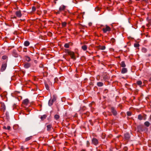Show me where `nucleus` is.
<instances>
[{
    "label": "nucleus",
    "mask_w": 151,
    "mask_h": 151,
    "mask_svg": "<svg viewBox=\"0 0 151 151\" xmlns=\"http://www.w3.org/2000/svg\"><path fill=\"white\" fill-rule=\"evenodd\" d=\"M110 151H112V150H110Z\"/></svg>",
    "instance_id": "51"
},
{
    "label": "nucleus",
    "mask_w": 151,
    "mask_h": 151,
    "mask_svg": "<svg viewBox=\"0 0 151 151\" xmlns=\"http://www.w3.org/2000/svg\"><path fill=\"white\" fill-rule=\"evenodd\" d=\"M61 12L60 11V10H59L58 11L56 12V14H60Z\"/></svg>",
    "instance_id": "42"
},
{
    "label": "nucleus",
    "mask_w": 151,
    "mask_h": 151,
    "mask_svg": "<svg viewBox=\"0 0 151 151\" xmlns=\"http://www.w3.org/2000/svg\"><path fill=\"white\" fill-rule=\"evenodd\" d=\"M124 138L126 140L129 139L130 138L129 134L128 133H125L124 135Z\"/></svg>",
    "instance_id": "13"
},
{
    "label": "nucleus",
    "mask_w": 151,
    "mask_h": 151,
    "mask_svg": "<svg viewBox=\"0 0 151 151\" xmlns=\"http://www.w3.org/2000/svg\"><path fill=\"white\" fill-rule=\"evenodd\" d=\"M145 125L147 127H149L150 125V123L148 121L145 122L144 123Z\"/></svg>",
    "instance_id": "27"
},
{
    "label": "nucleus",
    "mask_w": 151,
    "mask_h": 151,
    "mask_svg": "<svg viewBox=\"0 0 151 151\" xmlns=\"http://www.w3.org/2000/svg\"><path fill=\"white\" fill-rule=\"evenodd\" d=\"M136 1H139L140 0H135Z\"/></svg>",
    "instance_id": "50"
},
{
    "label": "nucleus",
    "mask_w": 151,
    "mask_h": 151,
    "mask_svg": "<svg viewBox=\"0 0 151 151\" xmlns=\"http://www.w3.org/2000/svg\"><path fill=\"white\" fill-rule=\"evenodd\" d=\"M3 129H6V127L5 126H4L3 127Z\"/></svg>",
    "instance_id": "44"
},
{
    "label": "nucleus",
    "mask_w": 151,
    "mask_h": 151,
    "mask_svg": "<svg viewBox=\"0 0 151 151\" xmlns=\"http://www.w3.org/2000/svg\"><path fill=\"white\" fill-rule=\"evenodd\" d=\"M37 14H40V13H38Z\"/></svg>",
    "instance_id": "52"
},
{
    "label": "nucleus",
    "mask_w": 151,
    "mask_h": 151,
    "mask_svg": "<svg viewBox=\"0 0 151 151\" xmlns=\"http://www.w3.org/2000/svg\"><path fill=\"white\" fill-rule=\"evenodd\" d=\"M47 130L48 131L50 132L51 130V128H52V126L51 124H49L47 126Z\"/></svg>",
    "instance_id": "16"
},
{
    "label": "nucleus",
    "mask_w": 151,
    "mask_h": 151,
    "mask_svg": "<svg viewBox=\"0 0 151 151\" xmlns=\"http://www.w3.org/2000/svg\"><path fill=\"white\" fill-rule=\"evenodd\" d=\"M14 18L15 19H16V17H14Z\"/></svg>",
    "instance_id": "48"
},
{
    "label": "nucleus",
    "mask_w": 151,
    "mask_h": 151,
    "mask_svg": "<svg viewBox=\"0 0 151 151\" xmlns=\"http://www.w3.org/2000/svg\"><path fill=\"white\" fill-rule=\"evenodd\" d=\"M111 42L112 43V44H114L115 42V39L114 38H112L111 40Z\"/></svg>",
    "instance_id": "31"
},
{
    "label": "nucleus",
    "mask_w": 151,
    "mask_h": 151,
    "mask_svg": "<svg viewBox=\"0 0 151 151\" xmlns=\"http://www.w3.org/2000/svg\"><path fill=\"white\" fill-rule=\"evenodd\" d=\"M24 59L27 62H29L31 60L30 58L27 55H25L24 57Z\"/></svg>",
    "instance_id": "14"
},
{
    "label": "nucleus",
    "mask_w": 151,
    "mask_h": 151,
    "mask_svg": "<svg viewBox=\"0 0 151 151\" xmlns=\"http://www.w3.org/2000/svg\"><path fill=\"white\" fill-rule=\"evenodd\" d=\"M13 55L15 57H17L18 56L17 53L15 50H14L12 52Z\"/></svg>",
    "instance_id": "19"
},
{
    "label": "nucleus",
    "mask_w": 151,
    "mask_h": 151,
    "mask_svg": "<svg viewBox=\"0 0 151 151\" xmlns=\"http://www.w3.org/2000/svg\"><path fill=\"white\" fill-rule=\"evenodd\" d=\"M96 47L99 50H105L106 48V47H105V46H101L100 45L96 46Z\"/></svg>",
    "instance_id": "11"
},
{
    "label": "nucleus",
    "mask_w": 151,
    "mask_h": 151,
    "mask_svg": "<svg viewBox=\"0 0 151 151\" xmlns=\"http://www.w3.org/2000/svg\"><path fill=\"white\" fill-rule=\"evenodd\" d=\"M127 114L128 116H130L132 115V113L131 112L128 111L127 112Z\"/></svg>",
    "instance_id": "33"
},
{
    "label": "nucleus",
    "mask_w": 151,
    "mask_h": 151,
    "mask_svg": "<svg viewBox=\"0 0 151 151\" xmlns=\"http://www.w3.org/2000/svg\"><path fill=\"white\" fill-rule=\"evenodd\" d=\"M1 88H0V92H1Z\"/></svg>",
    "instance_id": "49"
},
{
    "label": "nucleus",
    "mask_w": 151,
    "mask_h": 151,
    "mask_svg": "<svg viewBox=\"0 0 151 151\" xmlns=\"http://www.w3.org/2000/svg\"><path fill=\"white\" fill-rule=\"evenodd\" d=\"M10 128H11V127L9 126H7V127H6V129H7L8 130H10Z\"/></svg>",
    "instance_id": "41"
},
{
    "label": "nucleus",
    "mask_w": 151,
    "mask_h": 151,
    "mask_svg": "<svg viewBox=\"0 0 151 151\" xmlns=\"http://www.w3.org/2000/svg\"><path fill=\"white\" fill-rule=\"evenodd\" d=\"M47 116V115L46 114H44L41 116L40 118L42 121H43L45 119Z\"/></svg>",
    "instance_id": "18"
},
{
    "label": "nucleus",
    "mask_w": 151,
    "mask_h": 151,
    "mask_svg": "<svg viewBox=\"0 0 151 151\" xmlns=\"http://www.w3.org/2000/svg\"><path fill=\"white\" fill-rule=\"evenodd\" d=\"M149 0H142L143 1H145L146 2H147Z\"/></svg>",
    "instance_id": "45"
},
{
    "label": "nucleus",
    "mask_w": 151,
    "mask_h": 151,
    "mask_svg": "<svg viewBox=\"0 0 151 151\" xmlns=\"http://www.w3.org/2000/svg\"><path fill=\"white\" fill-rule=\"evenodd\" d=\"M32 136H30V137H28L26 138L25 139V141L27 142V141H28L30 140V139H32Z\"/></svg>",
    "instance_id": "26"
},
{
    "label": "nucleus",
    "mask_w": 151,
    "mask_h": 151,
    "mask_svg": "<svg viewBox=\"0 0 151 151\" xmlns=\"http://www.w3.org/2000/svg\"><path fill=\"white\" fill-rule=\"evenodd\" d=\"M23 65L25 68L27 69L30 67L31 64L29 63H24Z\"/></svg>",
    "instance_id": "7"
},
{
    "label": "nucleus",
    "mask_w": 151,
    "mask_h": 151,
    "mask_svg": "<svg viewBox=\"0 0 151 151\" xmlns=\"http://www.w3.org/2000/svg\"><path fill=\"white\" fill-rule=\"evenodd\" d=\"M29 103V101L28 99H24L22 102V104L25 106H27L28 104Z\"/></svg>",
    "instance_id": "10"
},
{
    "label": "nucleus",
    "mask_w": 151,
    "mask_h": 151,
    "mask_svg": "<svg viewBox=\"0 0 151 151\" xmlns=\"http://www.w3.org/2000/svg\"><path fill=\"white\" fill-rule=\"evenodd\" d=\"M109 109L113 115L116 116L117 115V111L114 107L111 106L110 107Z\"/></svg>",
    "instance_id": "3"
},
{
    "label": "nucleus",
    "mask_w": 151,
    "mask_h": 151,
    "mask_svg": "<svg viewBox=\"0 0 151 151\" xmlns=\"http://www.w3.org/2000/svg\"><path fill=\"white\" fill-rule=\"evenodd\" d=\"M81 151H86V149H82V150H81Z\"/></svg>",
    "instance_id": "46"
},
{
    "label": "nucleus",
    "mask_w": 151,
    "mask_h": 151,
    "mask_svg": "<svg viewBox=\"0 0 151 151\" xmlns=\"http://www.w3.org/2000/svg\"><path fill=\"white\" fill-rule=\"evenodd\" d=\"M127 71V69L126 68H123L122 69L121 72L122 74H124Z\"/></svg>",
    "instance_id": "17"
},
{
    "label": "nucleus",
    "mask_w": 151,
    "mask_h": 151,
    "mask_svg": "<svg viewBox=\"0 0 151 151\" xmlns=\"http://www.w3.org/2000/svg\"><path fill=\"white\" fill-rule=\"evenodd\" d=\"M87 114H89V113H88Z\"/></svg>",
    "instance_id": "53"
},
{
    "label": "nucleus",
    "mask_w": 151,
    "mask_h": 151,
    "mask_svg": "<svg viewBox=\"0 0 151 151\" xmlns=\"http://www.w3.org/2000/svg\"><path fill=\"white\" fill-rule=\"evenodd\" d=\"M81 48L84 51H86L87 49V46L86 45H84L81 47Z\"/></svg>",
    "instance_id": "21"
},
{
    "label": "nucleus",
    "mask_w": 151,
    "mask_h": 151,
    "mask_svg": "<svg viewBox=\"0 0 151 151\" xmlns=\"http://www.w3.org/2000/svg\"><path fill=\"white\" fill-rule=\"evenodd\" d=\"M64 52L65 53H67L68 55H70L72 59L74 60L76 59V58L75 55V53L74 52L68 49H65Z\"/></svg>",
    "instance_id": "1"
},
{
    "label": "nucleus",
    "mask_w": 151,
    "mask_h": 151,
    "mask_svg": "<svg viewBox=\"0 0 151 151\" xmlns=\"http://www.w3.org/2000/svg\"><path fill=\"white\" fill-rule=\"evenodd\" d=\"M121 66L123 68L125 67L126 66V65L125 64V62L124 61H122L120 63Z\"/></svg>",
    "instance_id": "20"
},
{
    "label": "nucleus",
    "mask_w": 151,
    "mask_h": 151,
    "mask_svg": "<svg viewBox=\"0 0 151 151\" xmlns=\"http://www.w3.org/2000/svg\"><path fill=\"white\" fill-rule=\"evenodd\" d=\"M108 91L107 89H105L104 91V92L106 93H107Z\"/></svg>",
    "instance_id": "43"
},
{
    "label": "nucleus",
    "mask_w": 151,
    "mask_h": 151,
    "mask_svg": "<svg viewBox=\"0 0 151 151\" xmlns=\"http://www.w3.org/2000/svg\"><path fill=\"white\" fill-rule=\"evenodd\" d=\"M7 61L2 63L0 68V71L1 72L4 71L7 67Z\"/></svg>",
    "instance_id": "2"
},
{
    "label": "nucleus",
    "mask_w": 151,
    "mask_h": 151,
    "mask_svg": "<svg viewBox=\"0 0 151 151\" xmlns=\"http://www.w3.org/2000/svg\"><path fill=\"white\" fill-rule=\"evenodd\" d=\"M137 128L138 129H141L142 128V126H139L138 127H137Z\"/></svg>",
    "instance_id": "40"
},
{
    "label": "nucleus",
    "mask_w": 151,
    "mask_h": 151,
    "mask_svg": "<svg viewBox=\"0 0 151 151\" xmlns=\"http://www.w3.org/2000/svg\"><path fill=\"white\" fill-rule=\"evenodd\" d=\"M61 24L63 27H65L66 26L67 23L65 22H62L61 23Z\"/></svg>",
    "instance_id": "29"
},
{
    "label": "nucleus",
    "mask_w": 151,
    "mask_h": 151,
    "mask_svg": "<svg viewBox=\"0 0 151 151\" xmlns=\"http://www.w3.org/2000/svg\"><path fill=\"white\" fill-rule=\"evenodd\" d=\"M149 81L151 82V77L150 78Z\"/></svg>",
    "instance_id": "47"
},
{
    "label": "nucleus",
    "mask_w": 151,
    "mask_h": 151,
    "mask_svg": "<svg viewBox=\"0 0 151 151\" xmlns=\"http://www.w3.org/2000/svg\"><path fill=\"white\" fill-rule=\"evenodd\" d=\"M56 99V96L55 95H54L53 96V99L52 100L54 102Z\"/></svg>",
    "instance_id": "30"
},
{
    "label": "nucleus",
    "mask_w": 151,
    "mask_h": 151,
    "mask_svg": "<svg viewBox=\"0 0 151 151\" xmlns=\"http://www.w3.org/2000/svg\"><path fill=\"white\" fill-rule=\"evenodd\" d=\"M15 14L17 17L19 18L21 17L22 16V13L20 11H16L15 12Z\"/></svg>",
    "instance_id": "9"
},
{
    "label": "nucleus",
    "mask_w": 151,
    "mask_h": 151,
    "mask_svg": "<svg viewBox=\"0 0 151 151\" xmlns=\"http://www.w3.org/2000/svg\"><path fill=\"white\" fill-rule=\"evenodd\" d=\"M105 28H104L102 30L103 32L104 33H106L107 32H110L111 30V29L110 27L106 25Z\"/></svg>",
    "instance_id": "5"
},
{
    "label": "nucleus",
    "mask_w": 151,
    "mask_h": 151,
    "mask_svg": "<svg viewBox=\"0 0 151 151\" xmlns=\"http://www.w3.org/2000/svg\"><path fill=\"white\" fill-rule=\"evenodd\" d=\"M147 115L145 114H139L138 115V119L139 120L142 119L145 120L146 119Z\"/></svg>",
    "instance_id": "4"
},
{
    "label": "nucleus",
    "mask_w": 151,
    "mask_h": 151,
    "mask_svg": "<svg viewBox=\"0 0 151 151\" xmlns=\"http://www.w3.org/2000/svg\"><path fill=\"white\" fill-rule=\"evenodd\" d=\"M92 143L95 145H97L99 144L98 140L95 138H93L92 139Z\"/></svg>",
    "instance_id": "6"
},
{
    "label": "nucleus",
    "mask_w": 151,
    "mask_h": 151,
    "mask_svg": "<svg viewBox=\"0 0 151 151\" xmlns=\"http://www.w3.org/2000/svg\"><path fill=\"white\" fill-rule=\"evenodd\" d=\"M90 143L88 141H86V146L87 147H88L90 146Z\"/></svg>",
    "instance_id": "35"
},
{
    "label": "nucleus",
    "mask_w": 151,
    "mask_h": 151,
    "mask_svg": "<svg viewBox=\"0 0 151 151\" xmlns=\"http://www.w3.org/2000/svg\"><path fill=\"white\" fill-rule=\"evenodd\" d=\"M136 83L139 86H141V85L142 84V83L141 81H137Z\"/></svg>",
    "instance_id": "24"
},
{
    "label": "nucleus",
    "mask_w": 151,
    "mask_h": 151,
    "mask_svg": "<svg viewBox=\"0 0 151 151\" xmlns=\"http://www.w3.org/2000/svg\"><path fill=\"white\" fill-rule=\"evenodd\" d=\"M29 44H30V42H29V41H25L24 42V45L25 46H28L29 45Z\"/></svg>",
    "instance_id": "22"
},
{
    "label": "nucleus",
    "mask_w": 151,
    "mask_h": 151,
    "mask_svg": "<svg viewBox=\"0 0 151 151\" xmlns=\"http://www.w3.org/2000/svg\"><path fill=\"white\" fill-rule=\"evenodd\" d=\"M97 85L98 87H101L103 86L104 84L102 82H98L97 83Z\"/></svg>",
    "instance_id": "23"
},
{
    "label": "nucleus",
    "mask_w": 151,
    "mask_h": 151,
    "mask_svg": "<svg viewBox=\"0 0 151 151\" xmlns=\"http://www.w3.org/2000/svg\"><path fill=\"white\" fill-rule=\"evenodd\" d=\"M59 118L60 116L56 114L54 116V118L56 120H57L59 119Z\"/></svg>",
    "instance_id": "28"
},
{
    "label": "nucleus",
    "mask_w": 151,
    "mask_h": 151,
    "mask_svg": "<svg viewBox=\"0 0 151 151\" xmlns=\"http://www.w3.org/2000/svg\"><path fill=\"white\" fill-rule=\"evenodd\" d=\"M54 102L51 99H50L49 100L48 102V105L49 106H51L52 104Z\"/></svg>",
    "instance_id": "25"
},
{
    "label": "nucleus",
    "mask_w": 151,
    "mask_h": 151,
    "mask_svg": "<svg viewBox=\"0 0 151 151\" xmlns=\"http://www.w3.org/2000/svg\"><path fill=\"white\" fill-rule=\"evenodd\" d=\"M7 58V56L6 55H4L2 56V59L3 60H5Z\"/></svg>",
    "instance_id": "36"
},
{
    "label": "nucleus",
    "mask_w": 151,
    "mask_h": 151,
    "mask_svg": "<svg viewBox=\"0 0 151 151\" xmlns=\"http://www.w3.org/2000/svg\"><path fill=\"white\" fill-rule=\"evenodd\" d=\"M73 45V43L72 42H70L69 43H67L65 44L64 45V47H65L68 48L69 47L70 45L71 46H72Z\"/></svg>",
    "instance_id": "12"
},
{
    "label": "nucleus",
    "mask_w": 151,
    "mask_h": 151,
    "mask_svg": "<svg viewBox=\"0 0 151 151\" xmlns=\"http://www.w3.org/2000/svg\"><path fill=\"white\" fill-rule=\"evenodd\" d=\"M139 45L138 43H135L134 44V46L135 47H137L139 46Z\"/></svg>",
    "instance_id": "34"
},
{
    "label": "nucleus",
    "mask_w": 151,
    "mask_h": 151,
    "mask_svg": "<svg viewBox=\"0 0 151 151\" xmlns=\"http://www.w3.org/2000/svg\"><path fill=\"white\" fill-rule=\"evenodd\" d=\"M45 87H46V89L48 90H49V87L48 85L47 84H45Z\"/></svg>",
    "instance_id": "37"
},
{
    "label": "nucleus",
    "mask_w": 151,
    "mask_h": 151,
    "mask_svg": "<svg viewBox=\"0 0 151 151\" xmlns=\"http://www.w3.org/2000/svg\"><path fill=\"white\" fill-rule=\"evenodd\" d=\"M142 52H144V53H145L147 51V50L145 48H143L142 49Z\"/></svg>",
    "instance_id": "32"
},
{
    "label": "nucleus",
    "mask_w": 151,
    "mask_h": 151,
    "mask_svg": "<svg viewBox=\"0 0 151 151\" xmlns=\"http://www.w3.org/2000/svg\"><path fill=\"white\" fill-rule=\"evenodd\" d=\"M0 108L1 111L3 112H4L6 110V106L4 103H1Z\"/></svg>",
    "instance_id": "8"
},
{
    "label": "nucleus",
    "mask_w": 151,
    "mask_h": 151,
    "mask_svg": "<svg viewBox=\"0 0 151 151\" xmlns=\"http://www.w3.org/2000/svg\"><path fill=\"white\" fill-rule=\"evenodd\" d=\"M36 8L35 6H33L32 8V10L33 12H35L36 10Z\"/></svg>",
    "instance_id": "38"
},
{
    "label": "nucleus",
    "mask_w": 151,
    "mask_h": 151,
    "mask_svg": "<svg viewBox=\"0 0 151 151\" xmlns=\"http://www.w3.org/2000/svg\"><path fill=\"white\" fill-rule=\"evenodd\" d=\"M27 49L26 48L24 47L23 48V51L24 52H27Z\"/></svg>",
    "instance_id": "39"
},
{
    "label": "nucleus",
    "mask_w": 151,
    "mask_h": 151,
    "mask_svg": "<svg viewBox=\"0 0 151 151\" xmlns=\"http://www.w3.org/2000/svg\"><path fill=\"white\" fill-rule=\"evenodd\" d=\"M65 8L66 6H65L64 5H62L59 8V10L61 12L62 11H64Z\"/></svg>",
    "instance_id": "15"
}]
</instances>
